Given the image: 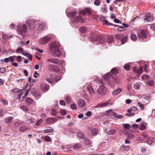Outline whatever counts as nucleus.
<instances>
[{
    "label": "nucleus",
    "mask_w": 155,
    "mask_h": 155,
    "mask_svg": "<svg viewBox=\"0 0 155 155\" xmlns=\"http://www.w3.org/2000/svg\"><path fill=\"white\" fill-rule=\"evenodd\" d=\"M13 57L14 58H16L17 59V61L18 62H20L21 61V57L20 56H14Z\"/></svg>",
    "instance_id": "c03bdc74"
},
{
    "label": "nucleus",
    "mask_w": 155,
    "mask_h": 155,
    "mask_svg": "<svg viewBox=\"0 0 155 155\" xmlns=\"http://www.w3.org/2000/svg\"><path fill=\"white\" fill-rule=\"evenodd\" d=\"M20 108L23 110L25 112H27L28 111V109L27 107L25 106H21Z\"/></svg>",
    "instance_id": "ea45409f"
},
{
    "label": "nucleus",
    "mask_w": 155,
    "mask_h": 155,
    "mask_svg": "<svg viewBox=\"0 0 155 155\" xmlns=\"http://www.w3.org/2000/svg\"><path fill=\"white\" fill-rule=\"evenodd\" d=\"M100 86L97 89V92L101 96H104L106 94L107 88L105 86L102 80L100 81Z\"/></svg>",
    "instance_id": "f03ea898"
},
{
    "label": "nucleus",
    "mask_w": 155,
    "mask_h": 155,
    "mask_svg": "<svg viewBox=\"0 0 155 155\" xmlns=\"http://www.w3.org/2000/svg\"><path fill=\"white\" fill-rule=\"evenodd\" d=\"M60 114L62 116L65 115L66 114V111L64 109H61L59 111Z\"/></svg>",
    "instance_id": "79ce46f5"
},
{
    "label": "nucleus",
    "mask_w": 155,
    "mask_h": 155,
    "mask_svg": "<svg viewBox=\"0 0 155 155\" xmlns=\"http://www.w3.org/2000/svg\"><path fill=\"white\" fill-rule=\"evenodd\" d=\"M35 97L37 98H39L41 96V94L38 92H35L33 93L31 91L30 92Z\"/></svg>",
    "instance_id": "c756f323"
},
{
    "label": "nucleus",
    "mask_w": 155,
    "mask_h": 155,
    "mask_svg": "<svg viewBox=\"0 0 155 155\" xmlns=\"http://www.w3.org/2000/svg\"><path fill=\"white\" fill-rule=\"evenodd\" d=\"M94 4L97 6H99L100 4V1L99 0H95L94 2Z\"/></svg>",
    "instance_id": "6e6d98bb"
},
{
    "label": "nucleus",
    "mask_w": 155,
    "mask_h": 155,
    "mask_svg": "<svg viewBox=\"0 0 155 155\" xmlns=\"http://www.w3.org/2000/svg\"><path fill=\"white\" fill-rule=\"evenodd\" d=\"M138 104L139 107L142 109L143 110L144 108L143 105L140 102H138L137 103Z\"/></svg>",
    "instance_id": "0e129e2a"
},
{
    "label": "nucleus",
    "mask_w": 155,
    "mask_h": 155,
    "mask_svg": "<svg viewBox=\"0 0 155 155\" xmlns=\"http://www.w3.org/2000/svg\"><path fill=\"white\" fill-rule=\"evenodd\" d=\"M45 24L41 21H38V24L35 27L34 31L37 33H40L45 28Z\"/></svg>",
    "instance_id": "0eeeda50"
},
{
    "label": "nucleus",
    "mask_w": 155,
    "mask_h": 155,
    "mask_svg": "<svg viewBox=\"0 0 155 155\" xmlns=\"http://www.w3.org/2000/svg\"><path fill=\"white\" fill-rule=\"evenodd\" d=\"M90 39L91 41H96L97 42L101 44H103L105 41V38L103 35H97L96 37V38L93 35V36H90Z\"/></svg>",
    "instance_id": "423d86ee"
},
{
    "label": "nucleus",
    "mask_w": 155,
    "mask_h": 155,
    "mask_svg": "<svg viewBox=\"0 0 155 155\" xmlns=\"http://www.w3.org/2000/svg\"><path fill=\"white\" fill-rule=\"evenodd\" d=\"M21 121H16L14 123V126L16 127H18L21 125Z\"/></svg>",
    "instance_id": "72a5a7b5"
},
{
    "label": "nucleus",
    "mask_w": 155,
    "mask_h": 155,
    "mask_svg": "<svg viewBox=\"0 0 155 155\" xmlns=\"http://www.w3.org/2000/svg\"><path fill=\"white\" fill-rule=\"evenodd\" d=\"M107 41L108 43V44L110 45L111 46L113 41V39L112 37H110L108 38L107 40Z\"/></svg>",
    "instance_id": "2f4dec72"
},
{
    "label": "nucleus",
    "mask_w": 155,
    "mask_h": 155,
    "mask_svg": "<svg viewBox=\"0 0 155 155\" xmlns=\"http://www.w3.org/2000/svg\"><path fill=\"white\" fill-rule=\"evenodd\" d=\"M53 36L52 35H49L41 38L39 40V43L40 44L44 45L49 42L53 38Z\"/></svg>",
    "instance_id": "1a4fd4ad"
},
{
    "label": "nucleus",
    "mask_w": 155,
    "mask_h": 155,
    "mask_svg": "<svg viewBox=\"0 0 155 155\" xmlns=\"http://www.w3.org/2000/svg\"><path fill=\"white\" fill-rule=\"evenodd\" d=\"M57 120V119L55 117L47 119V123L48 124H52L54 123Z\"/></svg>",
    "instance_id": "aec40b11"
},
{
    "label": "nucleus",
    "mask_w": 155,
    "mask_h": 155,
    "mask_svg": "<svg viewBox=\"0 0 155 155\" xmlns=\"http://www.w3.org/2000/svg\"><path fill=\"white\" fill-rule=\"evenodd\" d=\"M65 100L66 102H67L68 103H69V102L70 101V100H71L70 98L68 96H66L65 97Z\"/></svg>",
    "instance_id": "338daca9"
},
{
    "label": "nucleus",
    "mask_w": 155,
    "mask_h": 155,
    "mask_svg": "<svg viewBox=\"0 0 155 155\" xmlns=\"http://www.w3.org/2000/svg\"><path fill=\"white\" fill-rule=\"evenodd\" d=\"M41 90L43 91H45L48 90L49 87L48 84L45 83H41L40 84Z\"/></svg>",
    "instance_id": "4468645a"
},
{
    "label": "nucleus",
    "mask_w": 155,
    "mask_h": 155,
    "mask_svg": "<svg viewBox=\"0 0 155 155\" xmlns=\"http://www.w3.org/2000/svg\"><path fill=\"white\" fill-rule=\"evenodd\" d=\"M78 106L81 107H84L86 104L85 101L83 99L79 100L78 102Z\"/></svg>",
    "instance_id": "a211bd4d"
},
{
    "label": "nucleus",
    "mask_w": 155,
    "mask_h": 155,
    "mask_svg": "<svg viewBox=\"0 0 155 155\" xmlns=\"http://www.w3.org/2000/svg\"><path fill=\"white\" fill-rule=\"evenodd\" d=\"M144 20H147V22H151L153 20V16L150 14L146 13L141 15Z\"/></svg>",
    "instance_id": "9d476101"
},
{
    "label": "nucleus",
    "mask_w": 155,
    "mask_h": 155,
    "mask_svg": "<svg viewBox=\"0 0 155 155\" xmlns=\"http://www.w3.org/2000/svg\"><path fill=\"white\" fill-rule=\"evenodd\" d=\"M23 51L24 50L22 48H19L15 50V51L16 53L21 52L22 53L23 52Z\"/></svg>",
    "instance_id": "864d4df0"
},
{
    "label": "nucleus",
    "mask_w": 155,
    "mask_h": 155,
    "mask_svg": "<svg viewBox=\"0 0 155 155\" xmlns=\"http://www.w3.org/2000/svg\"><path fill=\"white\" fill-rule=\"evenodd\" d=\"M84 143L85 144L89 145L91 144V143L88 139L86 138L84 139Z\"/></svg>",
    "instance_id": "a19ab883"
},
{
    "label": "nucleus",
    "mask_w": 155,
    "mask_h": 155,
    "mask_svg": "<svg viewBox=\"0 0 155 155\" xmlns=\"http://www.w3.org/2000/svg\"><path fill=\"white\" fill-rule=\"evenodd\" d=\"M81 147V144L80 143H78L74 144L73 146V148L75 149L80 148Z\"/></svg>",
    "instance_id": "a18cd8bd"
},
{
    "label": "nucleus",
    "mask_w": 155,
    "mask_h": 155,
    "mask_svg": "<svg viewBox=\"0 0 155 155\" xmlns=\"http://www.w3.org/2000/svg\"><path fill=\"white\" fill-rule=\"evenodd\" d=\"M16 28L18 32L22 37L24 36L25 34L27 31V27L25 24H23L22 27H21L18 23L16 25Z\"/></svg>",
    "instance_id": "7ed1b4c3"
},
{
    "label": "nucleus",
    "mask_w": 155,
    "mask_h": 155,
    "mask_svg": "<svg viewBox=\"0 0 155 155\" xmlns=\"http://www.w3.org/2000/svg\"><path fill=\"white\" fill-rule=\"evenodd\" d=\"M134 89L136 90L138 89L140 87V83L138 82L135 83L134 85Z\"/></svg>",
    "instance_id": "58836bf2"
},
{
    "label": "nucleus",
    "mask_w": 155,
    "mask_h": 155,
    "mask_svg": "<svg viewBox=\"0 0 155 155\" xmlns=\"http://www.w3.org/2000/svg\"><path fill=\"white\" fill-rule=\"evenodd\" d=\"M137 110V108L135 107H132L130 109H128L127 110L128 112H131L132 111H136Z\"/></svg>",
    "instance_id": "c9c22d12"
},
{
    "label": "nucleus",
    "mask_w": 155,
    "mask_h": 155,
    "mask_svg": "<svg viewBox=\"0 0 155 155\" xmlns=\"http://www.w3.org/2000/svg\"><path fill=\"white\" fill-rule=\"evenodd\" d=\"M109 104V101H107L104 103H101L102 107H104L107 106Z\"/></svg>",
    "instance_id": "680f3d73"
},
{
    "label": "nucleus",
    "mask_w": 155,
    "mask_h": 155,
    "mask_svg": "<svg viewBox=\"0 0 155 155\" xmlns=\"http://www.w3.org/2000/svg\"><path fill=\"white\" fill-rule=\"evenodd\" d=\"M85 86L86 87L87 90L89 91V93L93 96V97L94 96L95 98H96V97L97 96L96 94L94 93L93 90L90 84H86Z\"/></svg>",
    "instance_id": "ddd939ff"
},
{
    "label": "nucleus",
    "mask_w": 155,
    "mask_h": 155,
    "mask_svg": "<svg viewBox=\"0 0 155 155\" xmlns=\"http://www.w3.org/2000/svg\"><path fill=\"white\" fill-rule=\"evenodd\" d=\"M58 113V112L55 110L53 109L52 110L51 114L53 116H56L57 114Z\"/></svg>",
    "instance_id": "4d7b16f0"
},
{
    "label": "nucleus",
    "mask_w": 155,
    "mask_h": 155,
    "mask_svg": "<svg viewBox=\"0 0 155 155\" xmlns=\"http://www.w3.org/2000/svg\"><path fill=\"white\" fill-rule=\"evenodd\" d=\"M71 108L73 110H76L77 109V106L74 104H72L70 106Z\"/></svg>",
    "instance_id": "5fc2aeb1"
},
{
    "label": "nucleus",
    "mask_w": 155,
    "mask_h": 155,
    "mask_svg": "<svg viewBox=\"0 0 155 155\" xmlns=\"http://www.w3.org/2000/svg\"><path fill=\"white\" fill-rule=\"evenodd\" d=\"M113 76L112 75H111L110 72H108L104 75V76H102L105 81L107 82L108 85L111 87H113L114 86V83L111 81Z\"/></svg>",
    "instance_id": "39448f33"
},
{
    "label": "nucleus",
    "mask_w": 155,
    "mask_h": 155,
    "mask_svg": "<svg viewBox=\"0 0 155 155\" xmlns=\"http://www.w3.org/2000/svg\"><path fill=\"white\" fill-rule=\"evenodd\" d=\"M27 129V128L25 126H22L19 128V130L21 132L25 131Z\"/></svg>",
    "instance_id": "de8ad7c7"
},
{
    "label": "nucleus",
    "mask_w": 155,
    "mask_h": 155,
    "mask_svg": "<svg viewBox=\"0 0 155 155\" xmlns=\"http://www.w3.org/2000/svg\"><path fill=\"white\" fill-rule=\"evenodd\" d=\"M13 119V117H10L6 118L5 120V122L6 124H9L11 122Z\"/></svg>",
    "instance_id": "b1692460"
},
{
    "label": "nucleus",
    "mask_w": 155,
    "mask_h": 155,
    "mask_svg": "<svg viewBox=\"0 0 155 155\" xmlns=\"http://www.w3.org/2000/svg\"><path fill=\"white\" fill-rule=\"evenodd\" d=\"M146 33L145 30H141L140 31V34L138 35V37L141 41H147L146 38Z\"/></svg>",
    "instance_id": "9b49d317"
},
{
    "label": "nucleus",
    "mask_w": 155,
    "mask_h": 155,
    "mask_svg": "<svg viewBox=\"0 0 155 155\" xmlns=\"http://www.w3.org/2000/svg\"><path fill=\"white\" fill-rule=\"evenodd\" d=\"M110 72L111 75H112L114 76H115L118 73L117 70L115 68H113Z\"/></svg>",
    "instance_id": "393cba45"
},
{
    "label": "nucleus",
    "mask_w": 155,
    "mask_h": 155,
    "mask_svg": "<svg viewBox=\"0 0 155 155\" xmlns=\"http://www.w3.org/2000/svg\"><path fill=\"white\" fill-rule=\"evenodd\" d=\"M127 113L125 114V115L128 116H132L134 115L135 114L134 113Z\"/></svg>",
    "instance_id": "e2e57ef3"
},
{
    "label": "nucleus",
    "mask_w": 155,
    "mask_h": 155,
    "mask_svg": "<svg viewBox=\"0 0 155 155\" xmlns=\"http://www.w3.org/2000/svg\"><path fill=\"white\" fill-rule=\"evenodd\" d=\"M32 114L28 113L26 114V122L29 125H31L35 122V119L32 117Z\"/></svg>",
    "instance_id": "6e6552de"
},
{
    "label": "nucleus",
    "mask_w": 155,
    "mask_h": 155,
    "mask_svg": "<svg viewBox=\"0 0 155 155\" xmlns=\"http://www.w3.org/2000/svg\"><path fill=\"white\" fill-rule=\"evenodd\" d=\"M71 20L72 22L73 23H76L78 21H79L81 23H83L84 22L83 20L80 16H77L75 19H74V18H72V19H71Z\"/></svg>",
    "instance_id": "f3484780"
},
{
    "label": "nucleus",
    "mask_w": 155,
    "mask_h": 155,
    "mask_svg": "<svg viewBox=\"0 0 155 155\" xmlns=\"http://www.w3.org/2000/svg\"><path fill=\"white\" fill-rule=\"evenodd\" d=\"M116 38L120 40L122 44L125 43L127 41V36H124L123 35L119 34L116 35Z\"/></svg>",
    "instance_id": "f8f14e48"
},
{
    "label": "nucleus",
    "mask_w": 155,
    "mask_h": 155,
    "mask_svg": "<svg viewBox=\"0 0 155 155\" xmlns=\"http://www.w3.org/2000/svg\"><path fill=\"white\" fill-rule=\"evenodd\" d=\"M125 29V28L123 26H120L117 28V30L120 31H123Z\"/></svg>",
    "instance_id": "052dcab7"
},
{
    "label": "nucleus",
    "mask_w": 155,
    "mask_h": 155,
    "mask_svg": "<svg viewBox=\"0 0 155 155\" xmlns=\"http://www.w3.org/2000/svg\"><path fill=\"white\" fill-rule=\"evenodd\" d=\"M103 25H112V24L108 22L107 20L105 19L103 22Z\"/></svg>",
    "instance_id": "603ef678"
},
{
    "label": "nucleus",
    "mask_w": 155,
    "mask_h": 155,
    "mask_svg": "<svg viewBox=\"0 0 155 155\" xmlns=\"http://www.w3.org/2000/svg\"><path fill=\"white\" fill-rule=\"evenodd\" d=\"M130 66L128 64H125L124 66V68L126 70H129L130 68Z\"/></svg>",
    "instance_id": "8fccbe9b"
},
{
    "label": "nucleus",
    "mask_w": 155,
    "mask_h": 155,
    "mask_svg": "<svg viewBox=\"0 0 155 155\" xmlns=\"http://www.w3.org/2000/svg\"><path fill=\"white\" fill-rule=\"evenodd\" d=\"M98 130L96 128L94 129L91 130V133L92 135L95 136L98 133Z\"/></svg>",
    "instance_id": "cd10ccee"
},
{
    "label": "nucleus",
    "mask_w": 155,
    "mask_h": 155,
    "mask_svg": "<svg viewBox=\"0 0 155 155\" xmlns=\"http://www.w3.org/2000/svg\"><path fill=\"white\" fill-rule=\"evenodd\" d=\"M26 23L29 29L34 31L35 27L37 25L38 21L32 18H29L26 19Z\"/></svg>",
    "instance_id": "20e7f679"
},
{
    "label": "nucleus",
    "mask_w": 155,
    "mask_h": 155,
    "mask_svg": "<svg viewBox=\"0 0 155 155\" xmlns=\"http://www.w3.org/2000/svg\"><path fill=\"white\" fill-rule=\"evenodd\" d=\"M126 135L128 137L131 138H132L134 137V135L131 133L130 134L127 133Z\"/></svg>",
    "instance_id": "bf43d9fd"
},
{
    "label": "nucleus",
    "mask_w": 155,
    "mask_h": 155,
    "mask_svg": "<svg viewBox=\"0 0 155 155\" xmlns=\"http://www.w3.org/2000/svg\"><path fill=\"white\" fill-rule=\"evenodd\" d=\"M112 114L114 116V117L117 118H122L123 117L122 115H119L117 114L115 112H112Z\"/></svg>",
    "instance_id": "bb28decb"
},
{
    "label": "nucleus",
    "mask_w": 155,
    "mask_h": 155,
    "mask_svg": "<svg viewBox=\"0 0 155 155\" xmlns=\"http://www.w3.org/2000/svg\"><path fill=\"white\" fill-rule=\"evenodd\" d=\"M116 132L115 130H110L108 132L107 134L109 135H113L115 134Z\"/></svg>",
    "instance_id": "3c124183"
},
{
    "label": "nucleus",
    "mask_w": 155,
    "mask_h": 155,
    "mask_svg": "<svg viewBox=\"0 0 155 155\" xmlns=\"http://www.w3.org/2000/svg\"><path fill=\"white\" fill-rule=\"evenodd\" d=\"M55 67V65L52 64H49L48 65V69L50 71H53Z\"/></svg>",
    "instance_id": "a878e982"
},
{
    "label": "nucleus",
    "mask_w": 155,
    "mask_h": 155,
    "mask_svg": "<svg viewBox=\"0 0 155 155\" xmlns=\"http://www.w3.org/2000/svg\"><path fill=\"white\" fill-rule=\"evenodd\" d=\"M124 128L126 129H129L130 128V126L129 124H122Z\"/></svg>",
    "instance_id": "37998d69"
},
{
    "label": "nucleus",
    "mask_w": 155,
    "mask_h": 155,
    "mask_svg": "<svg viewBox=\"0 0 155 155\" xmlns=\"http://www.w3.org/2000/svg\"><path fill=\"white\" fill-rule=\"evenodd\" d=\"M146 126L144 124H141L139 127V129L141 130H144L146 129Z\"/></svg>",
    "instance_id": "09e8293b"
},
{
    "label": "nucleus",
    "mask_w": 155,
    "mask_h": 155,
    "mask_svg": "<svg viewBox=\"0 0 155 155\" xmlns=\"http://www.w3.org/2000/svg\"><path fill=\"white\" fill-rule=\"evenodd\" d=\"M122 91L121 88H118L117 89L114 90L112 92V95H116L121 92Z\"/></svg>",
    "instance_id": "412c9836"
},
{
    "label": "nucleus",
    "mask_w": 155,
    "mask_h": 155,
    "mask_svg": "<svg viewBox=\"0 0 155 155\" xmlns=\"http://www.w3.org/2000/svg\"><path fill=\"white\" fill-rule=\"evenodd\" d=\"M130 39L133 41H136L137 38V37L135 35L132 33L130 35Z\"/></svg>",
    "instance_id": "473e14b6"
},
{
    "label": "nucleus",
    "mask_w": 155,
    "mask_h": 155,
    "mask_svg": "<svg viewBox=\"0 0 155 155\" xmlns=\"http://www.w3.org/2000/svg\"><path fill=\"white\" fill-rule=\"evenodd\" d=\"M76 11H73L69 12L67 13V15L68 17L72 18L74 16L77 14Z\"/></svg>",
    "instance_id": "6ab92c4d"
},
{
    "label": "nucleus",
    "mask_w": 155,
    "mask_h": 155,
    "mask_svg": "<svg viewBox=\"0 0 155 155\" xmlns=\"http://www.w3.org/2000/svg\"><path fill=\"white\" fill-rule=\"evenodd\" d=\"M45 140L47 142H51V139L49 136H46L45 137Z\"/></svg>",
    "instance_id": "49530a36"
},
{
    "label": "nucleus",
    "mask_w": 155,
    "mask_h": 155,
    "mask_svg": "<svg viewBox=\"0 0 155 155\" xmlns=\"http://www.w3.org/2000/svg\"><path fill=\"white\" fill-rule=\"evenodd\" d=\"M33 102V101L31 98L27 97L26 99V102L28 105H29L30 104H32Z\"/></svg>",
    "instance_id": "c85d7f7f"
},
{
    "label": "nucleus",
    "mask_w": 155,
    "mask_h": 155,
    "mask_svg": "<svg viewBox=\"0 0 155 155\" xmlns=\"http://www.w3.org/2000/svg\"><path fill=\"white\" fill-rule=\"evenodd\" d=\"M113 82L114 83V85L116 84H117L119 82V79L118 78H117L115 76H113L112 78L111 79Z\"/></svg>",
    "instance_id": "5701e85b"
},
{
    "label": "nucleus",
    "mask_w": 155,
    "mask_h": 155,
    "mask_svg": "<svg viewBox=\"0 0 155 155\" xmlns=\"http://www.w3.org/2000/svg\"><path fill=\"white\" fill-rule=\"evenodd\" d=\"M79 31L80 32L84 33L87 32V29L85 27H82L79 29Z\"/></svg>",
    "instance_id": "f704fd0d"
},
{
    "label": "nucleus",
    "mask_w": 155,
    "mask_h": 155,
    "mask_svg": "<svg viewBox=\"0 0 155 155\" xmlns=\"http://www.w3.org/2000/svg\"><path fill=\"white\" fill-rule=\"evenodd\" d=\"M48 63H52L54 64H57L58 63L59 60L55 58H49L47 60Z\"/></svg>",
    "instance_id": "dca6fc26"
},
{
    "label": "nucleus",
    "mask_w": 155,
    "mask_h": 155,
    "mask_svg": "<svg viewBox=\"0 0 155 155\" xmlns=\"http://www.w3.org/2000/svg\"><path fill=\"white\" fill-rule=\"evenodd\" d=\"M60 44L57 41H55L52 43L49 46V50L52 55L55 57H63V52L59 48Z\"/></svg>",
    "instance_id": "f257e3e1"
},
{
    "label": "nucleus",
    "mask_w": 155,
    "mask_h": 155,
    "mask_svg": "<svg viewBox=\"0 0 155 155\" xmlns=\"http://www.w3.org/2000/svg\"><path fill=\"white\" fill-rule=\"evenodd\" d=\"M149 78V76L147 75H144L141 77V78L143 80L147 79Z\"/></svg>",
    "instance_id": "13d9d810"
},
{
    "label": "nucleus",
    "mask_w": 155,
    "mask_h": 155,
    "mask_svg": "<svg viewBox=\"0 0 155 155\" xmlns=\"http://www.w3.org/2000/svg\"><path fill=\"white\" fill-rule=\"evenodd\" d=\"M78 137L79 138L81 139L84 138V136L83 134L81 132H78L77 134Z\"/></svg>",
    "instance_id": "7c9ffc66"
},
{
    "label": "nucleus",
    "mask_w": 155,
    "mask_h": 155,
    "mask_svg": "<svg viewBox=\"0 0 155 155\" xmlns=\"http://www.w3.org/2000/svg\"><path fill=\"white\" fill-rule=\"evenodd\" d=\"M60 104L61 105H63L64 106H65L66 104L65 101L64 100H61L59 101Z\"/></svg>",
    "instance_id": "774afa93"
},
{
    "label": "nucleus",
    "mask_w": 155,
    "mask_h": 155,
    "mask_svg": "<svg viewBox=\"0 0 155 155\" xmlns=\"http://www.w3.org/2000/svg\"><path fill=\"white\" fill-rule=\"evenodd\" d=\"M147 84L149 86H153L154 84V82L153 80H148L147 82Z\"/></svg>",
    "instance_id": "4c0bfd02"
},
{
    "label": "nucleus",
    "mask_w": 155,
    "mask_h": 155,
    "mask_svg": "<svg viewBox=\"0 0 155 155\" xmlns=\"http://www.w3.org/2000/svg\"><path fill=\"white\" fill-rule=\"evenodd\" d=\"M6 72L5 68H2L0 69V72L1 73H4Z\"/></svg>",
    "instance_id": "69168bd1"
},
{
    "label": "nucleus",
    "mask_w": 155,
    "mask_h": 155,
    "mask_svg": "<svg viewBox=\"0 0 155 155\" xmlns=\"http://www.w3.org/2000/svg\"><path fill=\"white\" fill-rule=\"evenodd\" d=\"M154 139L152 137L149 138L147 140V143L148 144L150 145L153 142Z\"/></svg>",
    "instance_id": "e433bc0d"
},
{
    "label": "nucleus",
    "mask_w": 155,
    "mask_h": 155,
    "mask_svg": "<svg viewBox=\"0 0 155 155\" xmlns=\"http://www.w3.org/2000/svg\"><path fill=\"white\" fill-rule=\"evenodd\" d=\"M54 131V129L50 127H48L46 128V129L44 130V132L45 133H52Z\"/></svg>",
    "instance_id": "4be33fe9"
},
{
    "label": "nucleus",
    "mask_w": 155,
    "mask_h": 155,
    "mask_svg": "<svg viewBox=\"0 0 155 155\" xmlns=\"http://www.w3.org/2000/svg\"><path fill=\"white\" fill-rule=\"evenodd\" d=\"M134 72H137V75L139 77L140 74L143 72V67L142 66H140L139 70L135 67L134 69Z\"/></svg>",
    "instance_id": "2eb2a0df"
}]
</instances>
